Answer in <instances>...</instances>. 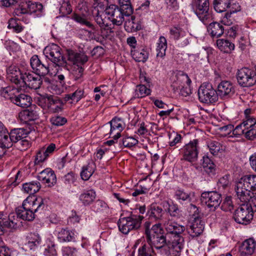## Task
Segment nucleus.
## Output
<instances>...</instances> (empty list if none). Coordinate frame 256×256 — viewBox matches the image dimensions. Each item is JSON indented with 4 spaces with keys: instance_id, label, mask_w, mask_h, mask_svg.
<instances>
[{
    "instance_id": "obj_9",
    "label": "nucleus",
    "mask_w": 256,
    "mask_h": 256,
    "mask_svg": "<svg viewBox=\"0 0 256 256\" xmlns=\"http://www.w3.org/2000/svg\"><path fill=\"white\" fill-rule=\"evenodd\" d=\"M198 96L200 101L203 103H214L218 100L216 90L209 83H204L200 86L198 90Z\"/></svg>"
},
{
    "instance_id": "obj_46",
    "label": "nucleus",
    "mask_w": 256,
    "mask_h": 256,
    "mask_svg": "<svg viewBox=\"0 0 256 256\" xmlns=\"http://www.w3.org/2000/svg\"><path fill=\"white\" fill-rule=\"evenodd\" d=\"M207 146L209 148L210 153L214 156L218 155V152H221L223 151L222 145L217 141H210L208 142Z\"/></svg>"
},
{
    "instance_id": "obj_14",
    "label": "nucleus",
    "mask_w": 256,
    "mask_h": 256,
    "mask_svg": "<svg viewBox=\"0 0 256 256\" xmlns=\"http://www.w3.org/2000/svg\"><path fill=\"white\" fill-rule=\"evenodd\" d=\"M250 209L246 204H242L234 212V218L235 221L238 224H246L253 218Z\"/></svg>"
},
{
    "instance_id": "obj_38",
    "label": "nucleus",
    "mask_w": 256,
    "mask_h": 256,
    "mask_svg": "<svg viewBox=\"0 0 256 256\" xmlns=\"http://www.w3.org/2000/svg\"><path fill=\"white\" fill-rule=\"evenodd\" d=\"M4 217L5 218V224L6 228H16L22 224V222L20 221L21 219L18 216L16 213V214H10L8 218L5 216H4Z\"/></svg>"
},
{
    "instance_id": "obj_17",
    "label": "nucleus",
    "mask_w": 256,
    "mask_h": 256,
    "mask_svg": "<svg viewBox=\"0 0 256 256\" xmlns=\"http://www.w3.org/2000/svg\"><path fill=\"white\" fill-rule=\"evenodd\" d=\"M146 240L150 244L149 246H154L156 249L160 250L162 254H164V252L168 251L166 234L165 236L158 234L150 236Z\"/></svg>"
},
{
    "instance_id": "obj_60",
    "label": "nucleus",
    "mask_w": 256,
    "mask_h": 256,
    "mask_svg": "<svg viewBox=\"0 0 256 256\" xmlns=\"http://www.w3.org/2000/svg\"><path fill=\"white\" fill-rule=\"evenodd\" d=\"M122 142L126 148H131L138 144V141L132 136H125L122 138Z\"/></svg>"
},
{
    "instance_id": "obj_32",
    "label": "nucleus",
    "mask_w": 256,
    "mask_h": 256,
    "mask_svg": "<svg viewBox=\"0 0 256 256\" xmlns=\"http://www.w3.org/2000/svg\"><path fill=\"white\" fill-rule=\"evenodd\" d=\"M24 206V201L22 202V206L18 207L16 208V212L18 216L21 219L24 220L30 221L32 220L35 217V214L32 212L29 209L26 208Z\"/></svg>"
},
{
    "instance_id": "obj_43",
    "label": "nucleus",
    "mask_w": 256,
    "mask_h": 256,
    "mask_svg": "<svg viewBox=\"0 0 256 256\" xmlns=\"http://www.w3.org/2000/svg\"><path fill=\"white\" fill-rule=\"evenodd\" d=\"M94 163L92 162H90L86 166L82 168L80 172V176L84 180H88L94 172Z\"/></svg>"
},
{
    "instance_id": "obj_40",
    "label": "nucleus",
    "mask_w": 256,
    "mask_h": 256,
    "mask_svg": "<svg viewBox=\"0 0 256 256\" xmlns=\"http://www.w3.org/2000/svg\"><path fill=\"white\" fill-rule=\"evenodd\" d=\"M58 238L60 242H70L75 240L74 232L68 229L62 228L58 234Z\"/></svg>"
},
{
    "instance_id": "obj_12",
    "label": "nucleus",
    "mask_w": 256,
    "mask_h": 256,
    "mask_svg": "<svg viewBox=\"0 0 256 256\" xmlns=\"http://www.w3.org/2000/svg\"><path fill=\"white\" fill-rule=\"evenodd\" d=\"M200 201L210 210H214L222 202V196L216 191L204 192L201 194Z\"/></svg>"
},
{
    "instance_id": "obj_36",
    "label": "nucleus",
    "mask_w": 256,
    "mask_h": 256,
    "mask_svg": "<svg viewBox=\"0 0 256 256\" xmlns=\"http://www.w3.org/2000/svg\"><path fill=\"white\" fill-rule=\"evenodd\" d=\"M10 132L13 144L17 143L20 140L25 138L29 134L26 130L22 128H14Z\"/></svg>"
},
{
    "instance_id": "obj_3",
    "label": "nucleus",
    "mask_w": 256,
    "mask_h": 256,
    "mask_svg": "<svg viewBox=\"0 0 256 256\" xmlns=\"http://www.w3.org/2000/svg\"><path fill=\"white\" fill-rule=\"evenodd\" d=\"M30 64L33 71L24 72L22 82L30 88L37 90L42 82L41 76H44L50 72L49 65L42 62L36 54L30 58Z\"/></svg>"
},
{
    "instance_id": "obj_16",
    "label": "nucleus",
    "mask_w": 256,
    "mask_h": 256,
    "mask_svg": "<svg viewBox=\"0 0 256 256\" xmlns=\"http://www.w3.org/2000/svg\"><path fill=\"white\" fill-rule=\"evenodd\" d=\"M192 8L194 14L204 24H207L212 20V14L210 9V5L192 6Z\"/></svg>"
},
{
    "instance_id": "obj_62",
    "label": "nucleus",
    "mask_w": 256,
    "mask_h": 256,
    "mask_svg": "<svg viewBox=\"0 0 256 256\" xmlns=\"http://www.w3.org/2000/svg\"><path fill=\"white\" fill-rule=\"evenodd\" d=\"M2 96L6 99H10L12 102V98L14 96L12 90L10 88H2L0 90Z\"/></svg>"
},
{
    "instance_id": "obj_22",
    "label": "nucleus",
    "mask_w": 256,
    "mask_h": 256,
    "mask_svg": "<svg viewBox=\"0 0 256 256\" xmlns=\"http://www.w3.org/2000/svg\"><path fill=\"white\" fill-rule=\"evenodd\" d=\"M6 72L8 78L12 82L16 84H20L22 81L24 72H22L15 66H10Z\"/></svg>"
},
{
    "instance_id": "obj_61",
    "label": "nucleus",
    "mask_w": 256,
    "mask_h": 256,
    "mask_svg": "<svg viewBox=\"0 0 256 256\" xmlns=\"http://www.w3.org/2000/svg\"><path fill=\"white\" fill-rule=\"evenodd\" d=\"M107 204L102 200H96L92 206V210L96 212L104 210L107 208Z\"/></svg>"
},
{
    "instance_id": "obj_18",
    "label": "nucleus",
    "mask_w": 256,
    "mask_h": 256,
    "mask_svg": "<svg viewBox=\"0 0 256 256\" xmlns=\"http://www.w3.org/2000/svg\"><path fill=\"white\" fill-rule=\"evenodd\" d=\"M110 124V134L115 140H118L120 136V132L125 128V124L122 118L114 117L109 122Z\"/></svg>"
},
{
    "instance_id": "obj_48",
    "label": "nucleus",
    "mask_w": 256,
    "mask_h": 256,
    "mask_svg": "<svg viewBox=\"0 0 256 256\" xmlns=\"http://www.w3.org/2000/svg\"><path fill=\"white\" fill-rule=\"evenodd\" d=\"M84 94L83 90L78 89L74 92L66 95L64 100L66 101L71 100H72L71 103L77 102L82 98Z\"/></svg>"
},
{
    "instance_id": "obj_54",
    "label": "nucleus",
    "mask_w": 256,
    "mask_h": 256,
    "mask_svg": "<svg viewBox=\"0 0 256 256\" xmlns=\"http://www.w3.org/2000/svg\"><path fill=\"white\" fill-rule=\"evenodd\" d=\"M148 52L144 50L136 51L134 54V58L136 61L138 62H145L148 58Z\"/></svg>"
},
{
    "instance_id": "obj_10",
    "label": "nucleus",
    "mask_w": 256,
    "mask_h": 256,
    "mask_svg": "<svg viewBox=\"0 0 256 256\" xmlns=\"http://www.w3.org/2000/svg\"><path fill=\"white\" fill-rule=\"evenodd\" d=\"M198 142V140L194 139L183 146L181 150L182 160L190 162H194L197 160L200 148Z\"/></svg>"
},
{
    "instance_id": "obj_52",
    "label": "nucleus",
    "mask_w": 256,
    "mask_h": 256,
    "mask_svg": "<svg viewBox=\"0 0 256 256\" xmlns=\"http://www.w3.org/2000/svg\"><path fill=\"white\" fill-rule=\"evenodd\" d=\"M170 38L174 40H178L185 34V32L180 26L172 28L170 30Z\"/></svg>"
},
{
    "instance_id": "obj_51",
    "label": "nucleus",
    "mask_w": 256,
    "mask_h": 256,
    "mask_svg": "<svg viewBox=\"0 0 256 256\" xmlns=\"http://www.w3.org/2000/svg\"><path fill=\"white\" fill-rule=\"evenodd\" d=\"M154 252L153 248L146 244L140 246L138 250V256H154Z\"/></svg>"
},
{
    "instance_id": "obj_19",
    "label": "nucleus",
    "mask_w": 256,
    "mask_h": 256,
    "mask_svg": "<svg viewBox=\"0 0 256 256\" xmlns=\"http://www.w3.org/2000/svg\"><path fill=\"white\" fill-rule=\"evenodd\" d=\"M38 179L47 184L48 187L54 186L56 182V178L54 172L50 168H46L40 172Z\"/></svg>"
},
{
    "instance_id": "obj_27",
    "label": "nucleus",
    "mask_w": 256,
    "mask_h": 256,
    "mask_svg": "<svg viewBox=\"0 0 256 256\" xmlns=\"http://www.w3.org/2000/svg\"><path fill=\"white\" fill-rule=\"evenodd\" d=\"M32 98L26 94H20L14 96L12 100V102L22 108H28L32 104Z\"/></svg>"
},
{
    "instance_id": "obj_21",
    "label": "nucleus",
    "mask_w": 256,
    "mask_h": 256,
    "mask_svg": "<svg viewBox=\"0 0 256 256\" xmlns=\"http://www.w3.org/2000/svg\"><path fill=\"white\" fill-rule=\"evenodd\" d=\"M47 106L49 112L58 113L62 110L64 103L58 96H50L47 98Z\"/></svg>"
},
{
    "instance_id": "obj_63",
    "label": "nucleus",
    "mask_w": 256,
    "mask_h": 256,
    "mask_svg": "<svg viewBox=\"0 0 256 256\" xmlns=\"http://www.w3.org/2000/svg\"><path fill=\"white\" fill-rule=\"evenodd\" d=\"M63 256H77L78 250L76 248L70 246H64L62 248Z\"/></svg>"
},
{
    "instance_id": "obj_57",
    "label": "nucleus",
    "mask_w": 256,
    "mask_h": 256,
    "mask_svg": "<svg viewBox=\"0 0 256 256\" xmlns=\"http://www.w3.org/2000/svg\"><path fill=\"white\" fill-rule=\"evenodd\" d=\"M72 12V8L68 0H64L60 8V12L62 16H65Z\"/></svg>"
},
{
    "instance_id": "obj_55",
    "label": "nucleus",
    "mask_w": 256,
    "mask_h": 256,
    "mask_svg": "<svg viewBox=\"0 0 256 256\" xmlns=\"http://www.w3.org/2000/svg\"><path fill=\"white\" fill-rule=\"evenodd\" d=\"M8 28H12L14 31L16 33L20 32L24 29L22 26L18 22L16 18H11L8 20Z\"/></svg>"
},
{
    "instance_id": "obj_8",
    "label": "nucleus",
    "mask_w": 256,
    "mask_h": 256,
    "mask_svg": "<svg viewBox=\"0 0 256 256\" xmlns=\"http://www.w3.org/2000/svg\"><path fill=\"white\" fill-rule=\"evenodd\" d=\"M236 79L240 86L242 87H250L256 83V72L253 70L242 68L238 70Z\"/></svg>"
},
{
    "instance_id": "obj_28",
    "label": "nucleus",
    "mask_w": 256,
    "mask_h": 256,
    "mask_svg": "<svg viewBox=\"0 0 256 256\" xmlns=\"http://www.w3.org/2000/svg\"><path fill=\"white\" fill-rule=\"evenodd\" d=\"M234 4H238L234 0H214L213 2L215 10L218 12H226L228 9H232Z\"/></svg>"
},
{
    "instance_id": "obj_1",
    "label": "nucleus",
    "mask_w": 256,
    "mask_h": 256,
    "mask_svg": "<svg viewBox=\"0 0 256 256\" xmlns=\"http://www.w3.org/2000/svg\"><path fill=\"white\" fill-rule=\"evenodd\" d=\"M124 12L115 4L106 6L104 11L98 10L95 20L100 28L102 35L107 36L114 32L111 24L108 22L110 20L113 24L120 26L124 21Z\"/></svg>"
},
{
    "instance_id": "obj_53",
    "label": "nucleus",
    "mask_w": 256,
    "mask_h": 256,
    "mask_svg": "<svg viewBox=\"0 0 256 256\" xmlns=\"http://www.w3.org/2000/svg\"><path fill=\"white\" fill-rule=\"evenodd\" d=\"M135 92V95L138 98H143L150 94L151 92L150 90L144 84L137 86Z\"/></svg>"
},
{
    "instance_id": "obj_42",
    "label": "nucleus",
    "mask_w": 256,
    "mask_h": 256,
    "mask_svg": "<svg viewBox=\"0 0 256 256\" xmlns=\"http://www.w3.org/2000/svg\"><path fill=\"white\" fill-rule=\"evenodd\" d=\"M194 196V193L192 192H186L184 190L180 189L176 190L174 194L175 198L180 201L190 202Z\"/></svg>"
},
{
    "instance_id": "obj_35",
    "label": "nucleus",
    "mask_w": 256,
    "mask_h": 256,
    "mask_svg": "<svg viewBox=\"0 0 256 256\" xmlns=\"http://www.w3.org/2000/svg\"><path fill=\"white\" fill-rule=\"evenodd\" d=\"M216 44L220 50L227 54L230 53L235 48L234 44L227 39L218 40Z\"/></svg>"
},
{
    "instance_id": "obj_37",
    "label": "nucleus",
    "mask_w": 256,
    "mask_h": 256,
    "mask_svg": "<svg viewBox=\"0 0 256 256\" xmlns=\"http://www.w3.org/2000/svg\"><path fill=\"white\" fill-rule=\"evenodd\" d=\"M167 40L165 37L160 36L156 43V52L157 58H164L167 49Z\"/></svg>"
},
{
    "instance_id": "obj_34",
    "label": "nucleus",
    "mask_w": 256,
    "mask_h": 256,
    "mask_svg": "<svg viewBox=\"0 0 256 256\" xmlns=\"http://www.w3.org/2000/svg\"><path fill=\"white\" fill-rule=\"evenodd\" d=\"M202 166L204 170L210 176H214L216 174V166L208 156H203Z\"/></svg>"
},
{
    "instance_id": "obj_59",
    "label": "nucleus",
    "mask_w": 256,
    "mask_h": 256,
    "mask_svg": "<svg viewBox=\"0 0 256 256\" xmlns=\"http://www.w3.org/2000/svg\"><path fill=\"white\" fill-rule=\"evenodd\" d=\"M221 209L224 212L232 211L234 209V204L230 196H227L224 198L221 206Z\"/></svg>"
},
{
    "instance_id": "obj_44",
    "label": "nucleus",
    "mask_w": 256,
    "mask_h": 256,
    "mask_svg": "<svg viewBox=\"0 0 256 256\" xmlns=\"http://www.w3.org/2000/svg\"><path fill=\"white\" fill-rule=\"evenodd\" d=\"M2 134H0V144L4 150L12 146L13 142L10 136V132L6 130H4Z\"/></svg>"
},
{
    "instance_id": "obj_50",
    "label": "nucleus",
    "mask_w": 256,
    "mask_h": 256,
    "mask_svg": "<svg viewBox=\"0 0 256 256\" xmlns=\"http://www.w3.org/2000/svg\"><path fill=\"white\" fill-rule=\"evenodd\" d=\"M44 254L46 256H56L57 255L54 242L50 239H48L46 240V247L45 248Z\"/></svg>"
},
{
    "instance_id": "obj_5",
    "label": "nucleus",
    "mask_w": 256,
    "mask_h": 256,
    "mask_svg": "<svg viewBox=\"0 0 256 256\" xmlns=\"http://www.w3.org/2000/svg\"><path fill=\"white\" fill-rule=\"evenodd\" d=\"M62 51V48L58 44L52 43L44 48L43 53L46 58L55 64L59 68H62L68 72V66Z\"/></svg>"
},
{
    "instance_id": "obj_31",
    "label": "nucleus",
    "mask_w": 256,
    "mask_h": 256,
    "mask_svg": "<svg viewBox=\"0 0 256 256\" xmlns=\"http://www.w3.org/2000/svg\"><path fill=\"white\" fill-rule=\"evenodd\" d=\"M208 32L213 38L221 36L224 32L223 26L218 22H211L207 28Z\"/></svg>"
},
{
    "instance_id": "obj_15",
    "label": "nucleus",
    "mask_w": 256,
    "mask_h": 256,
    "mask_svg": "<svg viewBox=\"0 0 256 256\" xmlns=\"http://www.w3.org/2000/svg\"><path fill=\"white\" fill-rule=\"evenodd\" d=\"M216 92L218 98L220 97L221 99L226 100L233 96L235 92V88L231 82L223 80L218 84Z\"/></svg>"
},
{
    "instance_id": "obj_64",
    "label": "nucleus",
    "mask_w": 256,
    "mask_h": 256,
    "mask_svg": "<svg viewBox=\"0 0 256 256\" xmlns=\"http://www.w3.org/2000/svg\"><path fill=\"white\" fill-rule=\"evenodd\" d=\"M241 124L246 128V130L248 128H254L256 124V118L254 117L248 116Z\"/></svg>"
},
{
    "instance_id": "obj_11",
    "label": "nucleus",
    "mask_w": 256,
    "mask_h": 256,
    "mask_svg": "<svg viewBox=\"0 0 256 256\" xmlns=\"http://www.w3.org/2000/svg\"><path fill=\"white\" fill-rule=\"evenodd\" d=\"M26 208L30 210L36 215L44 212L46 208V200L41 196H28L24 200Z\"/></svg>"
},
{
    "instance_id": "obj_26",
    "label": "nucleus",
    "mask_w": 256,
    "mask_h": 256,
    "mask_svg": "<svg viewBox=\"0 0 256 256\" xmlns=\"http://www.w3.org/2000/svg\"><path fill=\"white\" fill-rule=\"evenodd\" d=\"M41 242L42 238L39 234L38 233H30L26 238L25 246L30 250H34L38 248Z\"/></svg>"
},
{
    "instance_id": "obj_39",
    "label": "nucleus",
    "mask_w": 256,
    "mask_h": 256,
    "mask_svg": "<svg viewBox=\"0 0 256 256\" xmlns=\"http://www.w3.org/2000/svg\"><path fill=\"white\" fill-rule=\"evenodd\" d=\"M19 117L22 121L26 122L35 120L38 119L39 116L36 110L27 109L21 112L19 114Z\"/></svg>"
},
{
    "instance_id": "obj_49",
    "label": "nucleus",
    "mask_w": 256,
    "mask_h": 256,
    "mask_svg": "<svg viewBox=\"0 0 256 256\" xmlns=\"http://www.w3.org/2000/svg\"><path fill=\"white\" fill-rule=\"evenodd\" d=\"M120 8L124 12L126 16H130L132 14L133 10L130 0H118Z\"/></svg>"
},
{
    "instance_id": "obj_56",
    "label": "nucleus",
    "mask_w": 256,
    "mask_h": 256,
    "mask_svg": "<svg viewBox=\"0 0 256 256\" xmlns=\"http://www.w3.org/2000/svg\"><path fill=\"white\" fill-rule=\"evenodd\" d=\"M84 68L82 66H72L71 74L75 80H80L82 76Z\"/></svg>"
},
{
    "instance_id": "obj_7",
    "label": "nucleus",
    "mask_w": 256,
    "mask_h": 256,
    "mask_svg": "<svg viewBox=\"0 0 256 256\" xmlns=\"http://www.w3.org/2000/svg\"><path fill=\"white\" fill-rule=\"evenodd\" d=\"M43 6L40 2H24L18 6L14 12V16H20L22 14H34V16H40Z\"/></svg>"
},
{
    "instance_id": "obj_30",
    "label": "nucleus",
    "mask_w": 256,
    "mask_h": 256,
    "mask_svg": "<svg viewBox=\"0 0 256 256\" xmlns=\"http://www.w3.org/2000/svg\"><path fill=\"white\" fill-rule=\"evenodd\" d=\"M96 194L94 190H84L79 196V200L84 206H90L94 200Z\"/></svg>"
},
{
    "instance_id": "obj_4",
    "label": "nucleus",
    "mask_w": 256,
    "mask_h": 256,
    "mask_svg": "<svg viewBox=\"0 0 256 256\" xmlns=\"http://www.w3.org/2000/svg\"><path fill=\"white\" fill-rule=\"evenodd\" d=\"M252 174H246L237 182L235 190L238 198L242 202L250 198V194H254V184Z\"/></svg>"
},
{
    "instance_id": "obj_24",
    "label": "nucleus",
    "mask_w": 256,
    "mask_h": 256,
    "mask_svg": "<svg viewBox=\"0 0 256 256\" xmlns=\"http://www.w3.org/2000/svg\"><path fill=\"white\" fill-rule=\"evenodd\" d=\"M124 29L128 32H134L142 28V22L138 18L131 16L124 22Z\"/></svg>"
},
{
    "instance_id": "obj_29",
    "label": "nucleus",
    "mask_w": 256,
    "mask_h": 256,
    "mask_svg": "<svg viewBox=\"0 0 256 256\" xmlns=\"http://www.w3.org/2000/svg\"><path fill=\"white\" fill-rule=\"evenodd\" d=\"M174 82L173 85L176 88H180L186 86H190L192 81L188 74L184 73L178 74L174 76Z\"/></svg>"
},
{
    "instance_id": "obj_58",
    "label": "nucleus",
    "mask_w": 256,
    "mask_h": 256,
    "mask_svg": "<svg viewBox=\"0 0 256 256\" xmlns=\"http://www.w3.org/2000/svg\"><path fill=\"white\" fill-rule=\"evenodd\" d=\"M51 124L55 126H59L64 125L67 122L66 118L58 115H54L50 118Z\"/></svg>"
},
{
    "instance_id": "obj_13",
    "label": "nucleus",
    "mask_w": 256,
    "mask_h": 256,
    "mask_svg": "<svg viewBox=\"0 0 256 256\" xmlns=\"http://www.w3.org/2000/svg\"><path fill=\"white\" fill-rule=\"evenodd\" d=\"M146 214L148 218L152 220L162 222L164 226V223L166 220H172L169 218H165V211L160 206L156 204H152L148 208Z\"/></svg>"
},
{
    "instance_id": "obj_33",
    "label": "nucleus",
    "mask_w": 256,
    "mask_h": 256,
    "mask_svg": "<svg viewBox=\"0 0 256 256\" xmlns=\"http://www.w3.org/2000/svg\"><path fill=\"white\" fill-rule=\"evenodd\" d=\"M240 10V6L239 4H234L232 6V9L225 13L224 16L222 18L220 22L224 25L230 26L233 22L234 18L232 14Z\"/></svg>"
},
{
    "instance_id": "obj_45",
    "label": "nucleus",
    "mask_w": 256,
    "mask_h": 256,
    "mask_svg": "<svg viewBox=\"0 0 256 256\" xmlns=\"http://www.w3.org/2000/svg\"><path fill=\"white\" fill-rule=\"evenodd\" d=\"M165 211L171 217L178 218L180 214V210L178 204L173 202H166Z\"/></svg>"
},
{
    "instance_id": "obj_2",
    "label": "nucleus",
    "mask_w": 256,
    "mask_h": 256,
    "mask_svg": "<svg viewBox=\"0 0 256 256\" xmlns=\"http://www.w3.org/2000/svg\"><path fill=\"white\" fill-rule=\"evenodd\" d=\"M164 228L166 232L168 251L164 254L169 256H178L181 252L184 246V238L182 234L185 230V227L172 220H166Z\"/></svg>"
},
{
    "instance_id": "obj_47",
    "label": "nucleus",
    "mask_w": 256,
    "mask_h": 256,
    "mask_svg": "<svg viewBox=\"0 0 256 256\" xmlns=\"http://www.w3.org/2000/svg\"><path fill=\"white\" fill-rule=\"evenodd\" d=\"M72 18L82 26H85L92 30L94 29L93 24L90 22L84 16H80L78 14L74 13L72 15Z\"/></svg>"
},
{
    "instance_id": "obj_25",
    "label": "nucleus",
    "mask_w": 256,
    "mask_h": 256,
    "mask_svg": "<svg viewBox=\"0 0 256 256\" xmlns=\"http://www.w3.org/2000/svg\"><path fill=\"white\" fill-rule=\"evenodd\" d=\"M256 248V242L252 238L244 240L240 246L239 252L241 256H249L252 254Z\"/></svg>"
},
{
    "instance_id": "obj_20",
    "label": "nucleus",
    "mask_w": 256,
    "mask_h": 256,
    "mask_svg": "<svg viewBox=\"0 0 256 256\" xmlns=\"http://www.w3.org/2000/svg\"><path fill=\"white\" fill-rule=\"evenodd\" d=\"M204 228V222L200 218H194L188 228V232L192 237H196L202 234Z\"/></svg>"
},
{
    "instance_id": "obj_41",
    "label": "nucleus",
    "mask_w": 256,
    "mask_h": 256,
    "mask_svg": "<svg viewBox=\"0 0 256 256\" xmlns=\"http://www.w3.org/2000/svg\"><path fill=\"white\" fill-rule=\"evenodd\" d=\"M41 184L38 181H32L22 184L24 191L30 194H33L39 191Z\"/></svg>"
},
{
    "instance_id": "obj_23",
    "label": "nucleus",
    "mask_w": 256,
    "mask_h": 256,
    "mask_svg": "<svg viewBox=\"0 0 256 256\" xmlns=\"http://www.w3.org/2000/svg\"><path fill=\"white\" fill-rule=\"evenodd\" d=\"M68 60L73 64V66H82L88 60V57L84 54L76 52L73 50L68 52Z\"/></svg>"
},
{
    "instance_id": "obj_6",
    "label": "nucleus",
    "mask_w": 256,
    "mask_h": 256,
    "mask_svg": "<svg viewBox=\"0 0 256 256\" xmlns=\"http://www.w3.org/2000/svg\"><path fill=\"white\" fill-rule=\"evenodd\" d=\"M144 218L143 216L136 214L120 218L118 222L119 230L125 234L131 230H138L140 228Z\"/></svg>"
}]
</instances>
